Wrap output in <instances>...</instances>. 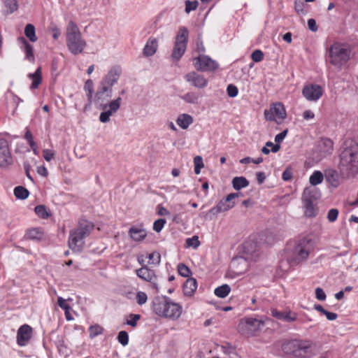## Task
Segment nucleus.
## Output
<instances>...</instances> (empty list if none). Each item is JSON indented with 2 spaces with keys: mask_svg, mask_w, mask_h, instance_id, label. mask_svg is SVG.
<instances>
[{
  "mask_svg": "<svg viewBox=\"0 0 358 358\" xmlns=\"http://www.w3.org/2000/svg\"><path fill=\"white\" fill-rule=\"evenodd\" d=\"M289 253L287 257V261H282L280 267L283 271H287L290 266H296L306 260L313 250V243L311 239L304 237L297 241H294L293 245L290 243L287 248Z\"/></svg>",
  "mask_w": 358,
  "mask_h": 358,
  "instance_id": "1",
  "label": "nucleus"
},
{
  "mask_svg": "<svg viewBox=\"0 0 358 358\" xmlns=\"http://www.w3.org/2000/svg\"><path fill=\"white\" fill-rule=\"evenodd\" d=\"M338 169L344 178L355 177L358 174V144L354 142L345 143L340 154Z\"/></svg>",
  "mask_w": 358,
  "mask_h": 358,
  "instance_id": "2",
  "label": "nucleus"
},
{
  "mask_svg": "<svg viewBox=\"0 0 358 358\" xmlns=\"http://www.w3.org/2000/svg\"><path fill=\"white\" fill-rule=\"evenodd\" d=\"M154 313L161 317L177 320L182 314V306L166 296H157L152 301Z\"/></svg>",
  "mask_w": 358,
  "mask_h": 358,
  "instance_id": "3",
  "label": "nucleus"
},
{
  "mask_svg": "<svg viewBox=\"0 0 358 358\" xmlns=\"http://www.w3.org/2000/svg\"><path fill=\"white\" fill-rule=\"evenodd\" d=\"M94 227L92 222L86 220H80L77 228L70 231L68 241L70 249L73 252H81L85 245V238L90 234Z\"/></svg>",
  "mask_w": 358,
  "mask_h": 358,
  "instance_id": "4",
  "label": "nucleus"
},
{
  "mask_svg": "<svg viewBox=\"0 0 358 358\" xmlns=\"http://www.w3.org/2000/svg\"><path fill=\"white\" fill-rule=\"evenodd\" d=\"M66 46L70 52L74 55L82 53L87 45L86 41L82 38L77 24L70 21L66 27Z\"/></svg>",
  "mask_w": 358,
  "mask_h": 358,
  "instance_id": "5",
  "label": "nucleus"
},
{
  "mask_svg": "<svg viewBox=\"0 0 358 358\" xmlns=\"http://www.w3.org/2000/svg\"><path fill=\"white\" fill-rule=\"evenodd\" d=\"M282 351L295 358L310 357L312 354V343L310 341L291 340L282 345Z\"/></svg>",
  "mask_w": 358,
  "mask_h": 358,
  "instance_id": "6",
  "label": "nucleus"
},
{
  "mask_svg": "<svg viewBox=\"0 0 358 358\" xmlns=\"http://www.w3.org/2000/svg\"><path fill=\"white\" fill-rule=\"evenodd\" d=\"M350 59V50L345 45L334 43L329 48V62L338 68L345 64Z\"/></svg>",
  "mask_w": 358,
  "mask_h": 358,
  "instance_id": "7",
  "label": "nucleus"
},
{
  "mask_svg": "<svg viewBox=\"0 0 358 358\" xmlns=\"http://www.w3.org/2000/svg\"><path fill=\"white\" fill-rule=\"evenodd\" d=\"M264 324L263 320L253 317H245L238 324V331L247 336H253L260 331L261 327Z\"/></svg>",
  "mask_w": 358,
  "mask_h": 358,
  "instance_id": "8",
  "label": "nucleus"
},
{
  "mask_svg": "<svg viewBox=\"0 0 358 358\" xmlns=\"http://www.w3.org/2000/svg\"><path fill=\"white\" fill-rule=\"evenodd\" d=\"M122 103V98L117 97L116 99L110 101L109 103H105L101 101L99 103L96 104L97 108L102 110L99 115V121L102 123H106L110 121L111 115L115 114L120 108Z\"/></svg>",
  "mask_w": 358,
  "mask_h": 358,
  "instance_id": "9",
  "label": "nucleus"
},
{
  "mask_svg": "<svg viewBox=\"0 0 358 358\" xmlns=\"http://www.w3.org/2000/svg\"><path fill=\"white\" fill-rule=\"evenodd\" d=\"M193 62L197 71H212L218 68L217 63L206 55H199Z\"/></svg>",
  "mask_w": 358,
  "mask_h": 358,
  "instance_id": "10",
  "label": "nucleus"
},
{
  "mask_svg": "<svg viewBox=\"0 0 358 358\" xmlns=\"http://www.w3.org/2000/svg\"><path fill=\"white\" fill-rule=\"evenodd\" d=\"M237 197L238 194H228L225 199H222L215 207L210 208L208 214H212L213 215H215L220 213L225 212L230 210L235 205V202L233 200Z\"/></svg>",
  "mask_w": 358,
  "mask_h": 358,
  "instance_id": "11",
  "label": "nucleus"
},
{
  "mask_svg": "<svg viewBox=\"0 0 358 358\" xmlns=\"http://www.w3.org/2000/svg\"><path fill=\"white\" fill-rule=\"evenodd\" d=\"M136 273L141 279L149 282L150 286L152 289L157 292L159 291L157 276L153 270L148 268L146 266H143L141 268L137 269Z\"/></svg>",
  "mask_w": 358,
  "mask_h": 358,
  "instance_id": "12",
  "label": "nucleus"
},
{
  "mask_svg": "<svg viewBox=\"0 0 358 358\" xmlns=\"http://www.w3.org/2000/svg\"><path fill=\"white\" fill-rule=\"evenodd\" d=\"M302 94L308 101H316L322 96L323 90L318 85L311 84L303 88Z\"/></svg>",
  "mask_w": 358,
  "mask_h": 358,
  "instance_id": "13",
  "label": "nucleus"
},
{
  "mask_svg": "<svg viewBox=\"0 0 358 358\" xmlns=\"http://www.w3.org/2000/svg\"><path fill=\"white\" fill-rule=\"evenodd\" d=\"M13 164V158L6 140L0 139V167H7Z\"/></svg>",
  "mask_w": 358,
  "mask_h": 358,
  "instance_id": "14",
  "label": "nucleus"
},
{
  "mask_svg": "<svg viewBox=\"0 0 358 358\" xmlns=\"http://www.w3.org/2000/svg\"><path fill=\"white\" fill-rule=\"evenodd\" d=\"M112 87L101 80L94 98L95 104L106 101L112 96Z\"/></svg>",
  "mask_w": 358,
  "mask_h": 358,
  "instance_id": "15",
  "label": "nucleus"
},
{
  "mask_svg": "<svg viewBox=\"0 0 358 358\" xmlns=\"http://www.w3.org/2000/svg\"><path fill=\"white\" fill-rule=\"evenodd\" d=\"M32 328L28 324L22 325L17 332V343L20 346H24L31 339Z\"/></svg>",
  "mask_w": 358,
  "mask_h": 358,
  "instance_id": "16",
  "label": "nucleus"
},
{
  "mask_svg": "<svg viewBox=\"0 0 358 358\" xmlns=\"http://www.w3.org/2000/svg\"><path fill=\"white\" fill-rule=\"evenodd\" d=\"M185 79L192 86L196 88H203L207 85V80L202 76L195 71L188 73L185 76Z\"/></svg>",
  "mask_w": 358,
  "mask_h": 358,
  "instance_id": "17",
  "label": "nucleus"
},
{
  "mask_svg": "<svg viewBox=\"0 0 358 358\" xmlns=\"http://www.w3.org/2000/svg\"><path fill=\"white\" fill-rule=\"evenodd\" d=\"M248 267V262L243 257H238L234 258L230 264L231 269L234 273L237 275L245 273L247 271Z\"/></svg>",
  "mask_w": 358,
  "mask_h": 358,
  "instance_id": "18",
  "label": "nucleus"
},
{
  "mask_svg": "<svg viewBox=\"0 0 358 358\" xmlns=\"http://www.w3.org/2000/svg\"><path fill=\"white\" fill-rule=\"evenodd\" d=\"M122 73V69L119 66L112 67L108 73L103 77L102 80L108 84L112 88L117 83Z\"/></svg>",
  "mask_w": 358,
  "mask_h": 358,
  "instance_id": "19",
  "label": "nucleus"
},
{
  "mask_svg": "<svg viewBox=\"0 0 358 358\" xmlns=\"http://www.w3.org/2000/svg\"><path fill=\"white\" fill-rule=\"evenodd\" d=\"M320 196L321 194L317 187H309L304 189L301 199L302 201L316 203Z\"/></svg>",
  "mask_w": 358,
  "mask_h": 358,
  "instance_id": "20",
  "label": "nucleus"
},
{
  "mask_svg": "<svg viewBox=\"0 0 358 358\" xmlns=\"http://www.w3.org/2000/svg\"><path fill=\"white\" fill-rule=\"evenodd\" d=\"M129 234L134 241L140 242L145 238L147 236V231L143 228L134 226L129 229Z\"/></svg>",
  "mask_w": 358,
  "mask_h": 358,
  "instance_id": "21",
  "label": "nucleus"
},
{
  "mask_svg": "<svg viewBox=\"0 0 358 358\" xmlns=\"http://www.w3.org/2000/svg\"><path fill=\"white\" fill-rule=\"evenodd\" d=\"M188 36V29L185 27H180L176 36V41L174 43L187 47Z\"/></svg>",
  "mask_w": 358,
  "mask_h": 358,
  "instance_id": "22",
  "label": "nucleus"
},
{
  "mask_svg": "<svg viewBox=\"0 0 358 358\" xmlns=\"http://www.w3.org/2000/svg\"><path fill=\"white\" fill-rule=\"evenodd\" d=\"M157 47L158 43L157 39L150 38L143 48V55L146 57L152 56L156 52Z\"/></svg>",
  "mask_w": 358,
  "mask_h": 358,
  "instance_id": "23",
  "label": "nucleus"
},
{
  "mask_svg": "<svg viewBox=\"0 0 358 358\" xmlns=\"http://www.w3.org/2000/svg\"><path fill=\"white\" fill-rule=\"evenodd\" d=\"M18 41L24 45V52L25 53V59L30 62H34L35 57L34 55L33 46L29 44L24 37H20Z\"/></svg>",
  "mask_w": 358,
  "mask_h": 358,
  "instance_id": "24",
  "label": "nucleus"
},
{
  "mask_svg": "<svg viewBox=\"0 0 358 358\" xmlns=\"http://www.w3.org/2000/svg\"><path fill=\"white\" fill-rule=\"evenodd\" d=\"M324 177L326 180L333 187L339 185V177L338 172L334 169H327L325 171Z\"/></svg>",
  "mask_w": 358,
  "mask_h": 358,
  "instance_id": "25",
  "label": "nucleus"
},
{
  "mask_svg": "<svg viewBox=\"0 0 358 358\" xmlns=\"http://www.w3.org/2000/svg\"><path fill=\"white\" fill-rule=\"evenodd\" d=\"M197 288V282L195 278H190L186 280L183 285V292L185 296H192Z\"/></svg>",
  "mask_w": 358,
  "mask_h": 358,
  "instance_id": "26",
  "label": "nucleus"
},
{
  "mask_svg": "<svg viewBox=\"0 0 358 358\" xmlns=\"http://www.w3.org/2000/svg\"><path fill=\"white\" fill-rule=\"evenodd\" d=\"M271 315L274 317H275L280 320L285 321L287 322H294L296 320V317L292 316L290 312H282V311H279L276 309H272Z\"/></svg>",
  "mask_w": 358,
  "mask_h": 358,
  "instance_id": "27",
  "label": "nucleus"
},
{
  "mask_svg": "<svg viewBox=\"0 0 358 358\" xmlns=\"http://www.w3.org/2000/svg\"><path fill=\"white\" fill-rule=\"evenodd\" d=\"M28 78L32 80L30 89L38 88L42 81L41 68L38 67L34 73L28 74Z\"/></svg>",
  "mask_w": 358,
  "mask_h": 358,
  "instance_id": "28",
  "label": "nucleus"
},
{
  "mask_svg": "<svg viewBox=\"0 0 358 358\" xmlns=\"http://www.w3.org/2000/svg\"><path fill=\"white\" fill-rule=\"evenodd\" d=\"M193 121V117L190 115L183 113L178 117L176 123L182 129H187Z\"/></svg>",
  "mask_w": 358,
  "mask_h": 358,
  "instance_id": "29",
  "label": "nucleus"
},
{
  "mask_svg": "<svg viewBox=\"0 0 358 358\" xmlns=\"http://www.w3.org/2000/svg\"><path fill=\"white\" fill-rule=\"evenodd\" d=\"M271 111H272L275 116L280 120H284L286 117V111L284 106L281 103H275L271 106Z\"/></svg>",
  "mask_w": 358,
  "mask_h": 358,
  "instance_id": "30",
  "label": "nucleus"
},
{
  "mask_svg": "<svg viewBox=\"0 0 358 358\" xmlns=\"http://www.w3.org/2000/svg\"><path fill=\"white\" fill-rule=\"evenodd\" d=\"M305 208L304 214L306 217H315L317 214L318 210L316 206V203L309 201H302Z\"/></svg>",
  "mask_w": 358,
  "mask_h": 358,
  "instance_id": "31",
  "label": "nucleus"
},
{
  "mask_svg": "<svg viewBox=\"0 0 358 358\" xmlns=\"http://www.w3.org/2000/svg\"><path fill=\"white\" fill-rule=\"evenodd\" d=\"M186 48V46L174 43L173 50L171 55L172 60L178 62L184 55Z\"/></svg>",
  "mask_w": 358,
  "mask_h": 358,
  "instance_id": "32",
  "label": "nucleus"
},
{
  "mask_svg": "<svg viewBox=\"0 0 358 358\" xmlns=\"http://www.w3.org/2000/svg\"><path fill=\"white\" fill-rule=\"evenodd\" d=\"M200 94L196 92H187L181 96L180 98L187 103L198 104Z\"/></svg>",
  "mask_w": 358,
  "mask_h": 358,
  "instance_id": "33",
  "label": "nucleus"
},
{
  "mask_svg": "<svg viewBox=\"0 0 358 358\" xmlns=\"http://www.w3.org/2000/svg\"><path fill=\"white\" fill-rule=\"evenodd\" d=\"M232 185L236 190H240L243 187H248L249 185V181L243 176L235 177L232 180Z\"/></svg>",
  "mask_w": 358,
  "mask_h": 358,
  "instance_id": "34",
  "label": "nucleus"
},
{
  "mask_svg": "<svg viewBox=\"0 0 358 358\" xmlns=\"http://www.w3.org/2000/svg\"><path fill=\"white\" fill-rule=\"evenodd\" d=\"M84 90L87 92L88 105L91 106L93 101L94 84L92 80H87L84 86Z\"/></svg>",
  "mask_w": 358,
  "mask_h": 358,
  "instance_id": "35",
  "label": "nucleus"
},
{
  "mask_svg": "<svg viewBox=\"0 0 358 358\" xmlns=\"http://www.w3.org/2000/svg\"><path fill=\"white\" fill-rule=\"evenodd\" d=\"M324 175L320 171H315L309 178V182L313 187H315L322 182Z\"/></svg>",
  "mask_w": 358,
  "mask_h": 358,
  "instance_id": "36",
  "label": "nucleus"
},
{
  "mask_svg": "<svg viewBox=\"0 0 358 358\" xmlns=\"http://www.w3.org/2000/svg\"><path fill=\"white\" fill-rule=\"evenodd\" d=\"M13 192L15 196L21 200L26 199L29 195V190L23 186H17L15 187Z\"/></svg>",
  "mask_w": 358,
  "mask_h": 358,
  "instance_id": "37",
  "label": "nucleus"
},
{
  "mask_svg": "<svg viewBox=\"0 0 358 358\" xmlns=\"http://www.w3.org/2000/svg\"><path fill=\"white\" fill-rule=\"evenodd\" d=\"M24 34L31 42H36L38 39L36 36L35 27L31 24H27L24 28Z\"/></svg>",
  "mask_w": 358,
  "mask_h": 358,
  "instance_id": "38",
  "label": "nucleus"
},
{
  "mask_svg": "<svg viewBox=\"0 0 358 358\" xmlns=\"http://www.w3.org/2000/svg\"><path fill=\"white\" fill-rule=\"evenodd\" d=\"M231 287L229 285L224 284L215 289V294L220 298L226 297L230 292Z\"/></svg>",
  "mask_w": 358,
  "mask_h": 358,
  "instance_id": "39",
  "label": "nucleus"
},
{
  "mask_svg": "<svg viewBox=\"0 0 358 358\" xmlns=\"http://www.w3.org/2000/svg\"><path fill=\"white\" fill-rule=\"evenodd\" d=\"M43 236V232L38 228H34L29 229L26 233V236L29 239L34 240V239H40Z\"/></svg>",
  "mask_w": 358,
  "mask_h": 358,
  "instance_id": "40",
  "label": "nucleus"
},
{
  "mask_svg": "<svg viewBox=\"0 0 358 358\" xmlns=\"http://www.w3.org/2000/svg\"><path fill=\"white\" fill-rule=\"evenodd\" d=\"M5 7L8 8V13L11 14L18 8L17 0H3Z\"/></svg>",
  "mask_w": 358,
  "mask_h": 358,
  "instance_id": "41",
  "label": "nucleus"
},
{
  "mask_svg": "<svg viewBox=\"0 0 358 358\" xmlns=\"http://www.w3.org/2000/svg\"><path fill=\"white\" fill-rule=\"evenodd\" d=\"M34 211L36 214L43 219L48 218L50 214L48 213L47 208L43 205H38L35 207Z\"/></svg>",
  "mask_w": 358,
  "mask_h": 358,
  "instance_id": "42",
  "label": "nucleus"
},
{
  "mask_svg": "<svg viewBox=\"0 0 358 358\" xmlns=\"http://www.w3.org/2000/svg\"><path fill=\"white\" fill-rule=\"evenodd\" d=\"M322 144L324 145V148H321V150L324 153H331L333 150V142L329 138L322 139L321 141Z\"/></svg>",
  "mask_w": 358,
  "mask_h": 358,
  "instance_id": "43",
  "label": "nucleus"
},
{
  "mask_svg": "<svg viewBox=\"0 0 358 358\" xmlns=\"http://www.w3.org/2000/svg\"><path fill=\"white\" fill-rule=\"evenodd\" d=\"M194 173L198 175L201 173V169L203 167V159L201 156H196L194 158Z\"/></svg>",
  "mask_w": 358,
  "mask_h": 358,
  "instance_id": "44",
  "label": "nucleus"
},
{
  "mask_svg": "<svg viewBox=\"0 0 358 358\" xmlns=\"http://www.w3.org/2000/svg\"><path fill=\"white\" fill-rule=\"evenodd\" d=\"M118 342L123 346H126L129 343V335L125 331H121L117 335Z\"/></svg>",
  "mask_w": 358,
  "mask_h": 358,
  "instance_id": "45",
  "label": "nucleus"
},
{
  "mask_svg": "<svg viewBox=\"0 0 358 358\" xmlns=\"http://www.w3.org/2000/svg\"><path fill=\"white\" fill-rule=\"evenodd\" d=\"M178 273L183 277H188L191 273V271L185 264L180 263L178 265Z\"/></svg>",
  "mask_w": 358,
  "mask_h": 358,
  "instance_id": "46",
  "label": "nucleus"
},
{
  "mask_svg": "<svg viewBox=\"0 0 358 358\" xmlns=\"http://www.w3.org/2000/svg\"><path fill=\"white\" fill-rule=\"evenodd\" d=\"M198 5L199 3L197 1H191L189 0H187L185 1V12L189 13L192 10H195Z\"/></svg>",
  "mask_w": 358,
  "mask_h": 358,
  "instance_id": "47",
  "label": "nucleus"
},
{
  "mask_svg": "<svg viewBox=\"0 0 358 358\" xmlns=\"http://www.w3.org/2000/svg\"><path fill=\"white\" fill-rule=\"evenodd\" d=\"M186 244L189 247L196 248L199 246L200 241H199L198 236H194L192 238H189L186 240Z\"/></svg>",
  "mask_w": 358,
  "mask_h": 358,
  "instance_id": "48",
  "label": "nucleus"
},
{
  "mask_svg": "<svg viewBox=\"0 0 358 358\" xmlns=\"http://www.w3.org/2000/svg\"><path fill=\"white\" fill-rule=\"evenodd\" d=\"M251 58L255 62H259L264 59V53L260 50H256L252 53Z\"/></svg>",
  "mask_w": 358,
  "mask_h": 358,
  "instance_id": "49",
  "label": "nucleus"
},
{
  "mask_svg": "<svg viewBox=\"0 0 358 358\" xmlns=\"http://www.w3.org/2000/svg\"><path fill=\"white\" fill-rule=\"evenodd\" d=\"M165 224L166 220L164 219L157 220L153 224V230L156 232H160Z\"/></svg>",
  "mask_w": 358,
  "mask_h": 358,
  "instance_id": "50",
  "label": "nucleus"
},
{
  "mask_svg": "<svg viewBox=\"0 0 358 358\" xmlns=\"http://www.w3.org/2000/svg\"><path fill=\"white\" fill-rule=\"evenodd\" d=\"M338 215V210L336 208H331L328 212L327 219L330 222H334L336 220Z\"/></svg>",
  "mask_w": 358,
  "mask_h": 358,
  "instance_id": "51",
  "label": "nucleus"
},
{
  "mask_svg": "<svg viewBox=\"0 0 358 358\" xmlns=\"http://www.w3.org/2000/svg\"><path fill=\"white\" fill-rule=\"evenodd\" d=\"M227 92L229 97L234 98L237 96L238 90L236 86L231 84L227 86Z\"/></svg>",
  "mask_w": 358,
  "mask_h": 358,
  "instance_id": "52",
  "label": "nucleus"
},
{
  "mask_svg": "<svg viewBox=\"0 0 358 358\" xmlns=\"http://www.w3.org/2000/svg\"><path fill=\"white\" fill-rule=\"evenodd\" d=\"M148 300L147 294L143 292H138L136 294L137 303L140 306L146 303Z\"/></svg>",
  "mask_w": 358,
  "mask_h": 358,
  "instance_id": "53",
  "label": "nucleus"
},
{
  "mask_svg": "<svg viewBox=\"0 0 358 358\" xmlns=\"http://www.w3.org/2000/svg\"><path fill=\"white\" fill-rule=\"evenodd\" d=\"M129 317H131V320L127 321V324L133 327H136L137 321L140 320L141 315L138 314H130Z\"/></svg>",
  "mask_w": 358,
  "mask_h": 358,
  "instance_id": "54",
  "label": "nucleus"
},
{
  "mask_svg": "<svg viewBox=\"0 0 358 358\" xmlns=\"http://www.w3.org/2000/svg\"><path fill=\"white\" fill-rule=\"evenodd\" d=\"M90 336L94 337L102 334L103 328L99 325L92 326L90 328Z\"/></svg>",
  "mask_w": 358,
  "mask_h": 358,
  "instance_id": "55",
  "label": "nucleus"
},
{
  "mask_svg": "<svg viewBox=\"0 0 358 358\" xmlns=\"http://www.w3.org/2000/svg\"><path fill=\"white\" fill-rule=\"evenodd\" d=\"M55 156V152L53 150L49 149H45L43 150V157L47 161H51Z\"/></svg>",
  "mask_w": 358,
  "mask_h": 358,
  "instance_id": "56",
  "label": "nucleus"
},
{
  "mask_svg": "<svg viewBox=\"0 0 358 358\" xmlns=\"http://www.w3.org/2000/svg\"><path fill=\"white\" fill-rule=\"evenodd\" d=\"M256 245L253 244L250 241L245 242L243 244V249L247 253H252L255 250Z\"/></svg>",
  "mask_w": 358,
  "mask_h": 358,
  "instance_id": "57",
  "label": "nucleus"
},
{
  "mask_svg": "<svg viewBox=\"0 0 358 358\" xmlns=\"http://www.w3.org/2000/svg\"><path fill=\"white\" fill-rule=\"evenodd\" d=\"M160 254L158 252H152L148 255V259L152 261V264H159L160 262Z\"/></svg>",
  "mask_w": 358,
  "mask_h": 358,
  "instance_id": "58",
  "label": "nucleus"
},
{
  "mask_svg": "<svg viewBox=\"0 0 358 358\" xmlns=\"http://www.w3.org/2000/svg\"><path fill=\"white\" fill-rule=\"evenodd\" d=\"M315 297L320 301H324L326 299V294L322 288L317 287L315 289Z\"/></svg>",
  "mask_w": 358,
  "mask_h": 358,
  "instance_id": "59",
  "label": "nucleus"
},
{
  "mask_svg": "<svg viewBox=\"0 0 358 358\" xmlns=\"http://www.w3.org/2000/svg\"><path fill=\"white\" fill-rule=\"evenodd\" d=\"M57 303L58 306L62 308L64 311L67 310L71 309V306L66 303L65 299H64L62 297L59 296L57 299Z\"/></svg>",
  "mask_w": 358,
  "mask_h": 358,
  "instance_id": "60",
  "label": "nucleus"
},
{
  "mask_svg": "<svg viewBox=\"0 0 358 358\" xmlns=\"http://www.w3.org/2000/svg\"><path fill=\"white\" fill-rule=\"evenodd\" d=\"M303 0H296L294 3V8L298 13H303Z\"/></svg>",
  "mask_w": 358,
  "mask_h": 358,
  "instance_id": "61",
  "label": "nucleus"
},
{
  "mask_svg": "<svg viewBox=\"0 0 358 358\" xmlns=\"http://www.w3.org/2000/svg\"><path fill=\"white\" fill-rule=\"evenodd\" d=\"M221 349L223 353L228 355L233 353L234 351V348L228 343L225 345H222Z\"/></svg>",
  "mask_w": 358,
  "mask_h": 358,
  "instance_id": "62",
  "label": "nucleus"
},
{
  "mask_svg": "<svg viewBox=\"0 0 358 358\" xmlns=\"http://www.w3.org/2000/svg\"><path fill=\"white\" fill-rule=\"evenodd\" d=\"M287 129H285L275 136V141L277 143H281L287 134Z\"/></svg>",
  "mask_w": 358,
  "mask_h": 358,
  "instance_id": "63",
  "label": "nucleus"
},
{
  "mask_svg": "<svg viewBox=\"0 0 358 358\" xmlns=\"http://www.w3.org/2000/svg\"><path fill=\"white\" fill-rule=\"evenodd\" d=\"M50 31L52 33V36L54 39L57 40L59 38V37L61 35V31L60 29L57 27L56 26H53L50 27Z\"/></svg>",
  "mask_w": 358,
  "mask_h": 358,
  "instance_id": "64",
  "label": "nucleus"
}]
</instances>
